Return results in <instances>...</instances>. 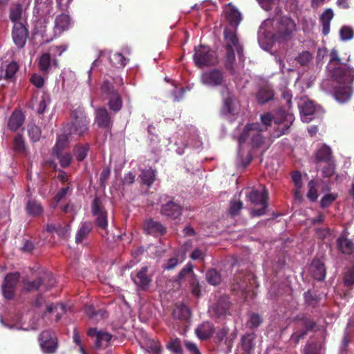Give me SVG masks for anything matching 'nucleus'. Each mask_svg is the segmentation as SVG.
Segmentation results:
<instances>
[{
	"mask_svg": "<svg viewBox=\"0 0 354 354\" xmlns=\"http://www.w3.org/2000/svg\"><path fill=\"white\" fill-rule=\"evenodd\" d=\"M329 57L327 69L337 84L334 86V96L338 102H346L350 100L353 91L354 68L342 62L335 48L330 50Z\"/></svg>",
	"mask_w": 354,
	"mask_h": 354,
	"instance_id": "f257e3e1",
	"label": "nucleus"
},
{
	"mask_svg": "<svg viewBox=\"0 0 354 354\" xmlns=\"http://www.w3.org/2000/svg\"><path fill=\"white\" fill-rule=\"evenodd\" d=\"M264 131L262 126L259 122L248 123L245 126V138H250V145L251 151L256 152L261 151V156L270 147V143L266 138L262 134Z\"/></svg>",
	"mask_w": 354,
	"mask_h": 354,
	"instance_id": "f03ea898",
	"label": "nucleus"
},
{
	"mask_svg": "<svg viewBox=\"0 0 354 354\" xmlns=\"http://www.w3.org/2000/svg\"><path fill=\"white\" fill-rule=\"evenodd\" d=\"M71 116L73 120L64 127V132L71 136H85L88 131L89 118L81 109L74 110L71 113Z\"/></svg>",
	"mask_w": 354,
	"mask_h": 354,
	"instance_id": "7ed1b4c3",
	"label": "nucleus"
},
{
	"mask_svg": "<svg viewBox=\"0 0 354 354\" xmlns=\"http://www.w3.org/2000/svg\"><path fill=\"white\" fill-rule=\"evenodd\" d=\"M246 196L254 206V208L250 210L252 217L261 216L266 214L268 207L269 193L265 187L261 190L252 189L249 194H247Z\"/></svg>",
	"mask_w": 354,
	"mask_h": 354,
	"instance_id": "20e7f679",
	"label": "nucleus"
},
{
	"mask_svg": "<svg viewBox=\"0 0 354 354\" xmlns=\"http://www.w3.org/2000/svg\"><path fill=\"white\" fill-rule=\"evenodd\" d=\"M295 320L300 323L301 328L295 329L290 336V340L295 344H298L301 339L306 337L308 332L315 330L317 322L313 317L305 313L297 315L295 317Z\"/></svg>",
	"mask_w": 354,
	"mask_h": 354,
	"instance_id": "39448f33",
	"label": "nucleus"
},
{
	"mask_svg": "<svg viewBox=\"0 0 354 354\" xmlns=\"http://www.w3.org/2000/svg\"><path fill=\"white\" fill-rule=\"evenodd\" d=\"M297 25L290 17H283L279 21L276 37L279 41H288L292 39Z\"/></svg>",
	"mask_w": 354,
	"mask_h": 354,
	"instance_id": "423d86ee",
	"label": "nucleus"
},
{
	"mask_svg": "<svg viewBox=\"0 0 354 354\" xmlns=\"http://www.w3.org/2000/svg\"><path fill=\"white\" fill-rule=\"evenodd\" d=\"M91 212L95 216V223L96 226L101 230L104 231L105 234H108V214L102 204V201L95 197L91 203Z\"/></svg>",
	"mask_w": 354,
	"mask_h": 354,
	"instance_id": "0eeeda50",
	"label": "nucleus"
},
{
	"mask_svg": "<svg viewBox=\"0 0 354 354\" xmlns=\"http://www.w3.org/2000/svg\"><path fill=\"white\" fill-rule=\"evenodd\" d=\"M194 61L198 68L213 65L215 62V53L209 47L200 45L195 47Z\"/></svg>",
	"mask_w": 354,
	"mask_h": 354,
	"instance_id": "6e6552de",
	"label": "nucleus"
},
{
	"mask_svg": "<svg viewBox=\"0 0 354 354\" xmlns=\"http://www.w3.org/2000/svg\"><path fill=\"white\" fill-rule=\"evenodd\" d=\"M29 37L27 23H15L12 28V39L18 48H22L26 44Z\"/></svg>",
	"mask_w": 354,
	"mask_h": 354,
	"instance_id": "1a4fd4ad",
	"label": "nucleus"
},
{
	"mask_svg": "<svg viewBox=\"0 0 354 354\" xmlns=\"http://www.w3.org/2000/svg\"><path fill=\"white\" fill-rule=\"evenodd\" d=\"M294 115L292 113L286 112L282 109H279L274 116V122L279 124H283V127H279L275 131V136L280 137L282 135L286 134L289 128L294 121Z\"/></svg>",
	"mask_w": 354,
	"mask_h": 354,
	"instance_id": "9d476101",
	"label": "nucleus"
},
{
	"mask_svg": "<svg viewBox=\"0 0 354 354\" xmlns=\"http://www.w3.org/2000/svg\"><path fill=\"white\" fill-rule=\"evenodd\" d=\"M40 346L44 353L51 354L57 348V338L53 332L49 330H44L39 335Z\"/></svg>",
	"mask_w": 354,
	"mask_h": 354,
	"instance_id": "9b49d317",
	"label": "nucleus"
},
{
	"mask_svg": "<svg viewBox=\"0 0 354 354\" xmlns=\"http://www.w3.org/2000/svg\"><path fill=\"white\" fill-rule=\"evenodd\" d=\"M19 277V272L9 273L5 277L2 284V292L6 299H12L14 298Z\"/></svg>",
	"mask_w": 354,
	"mask_h": 354,
	"instance_id": "f8f14e48",
	"label": "nucleus"
},
{
	"mask_svg": "<svg viewBox=\"0 0 354 354\" xmlns=\"http://www.w3.org/2000/svg\"><path fill=\"white\" fill-rule=\"evenodd\" d=\"M297 105L300 115L304 120H308V117L319 113L321 109L319 105L315 104L313 100L306 96L299 98Z\"/></svg>",
	"mask_w": 354,
	"mask_h": 354,
	"instance_id": "ddd939ff",
	"label": "nucleus"
},
{
	"mask_svg": "<svg viewBox=\"0 0 354 354\" xmlns=\"http://www.w3.org/2000/svg\"><path fill=\"white\" fill-rule=\"evenodd\" d=\"M147 272L148 267L144 266L137 272L136 275H133V273L131 274L133 283L140 290H146L152 281L151 277L149 276Z\"/></svg>",
	"mask_w": 354,
	"mask_h": 354,
	"instance_id": "4468645a",
	"label": "nucleus"
},
{
	"mask_svg": "<svg viewBox=\"0 0 354 354\" xmlns=\"http://www.w3.org/2000/svg\"><path fill=\"white\" fill-rule=\"evenodd\" d=\"M183 207L178 203L169 201L162 205L160 214L171 220L177 219L182 215Z\"/></svg>",
	"mask_w": 354,
	"mask_h": 354,
	"instance_id": "2eb2a0df",
	"label": "nucleus"
},
{
	"mask_svg": "<svg viewBox=\"0 0 354 354\" xmlns=\"http://www.w3.org/2000/svg\"><path fill=\"white\" fill-rule=\"evenodd\" d=\"M19 70V65L16 62L3 63L0 66V80L13 82L16 80V73Z\"/></svg>",
	"mask_w": 354,
	"mask_h": 354,
	"instance_id": "dca6fc26",
	"label": "nucleus"
},
{
	"mask_svg": "<svg viewBox=\"0 0 354 354\" xmlns=\"http://www.w3.org/2000/svg\"><path fill=\"white\" fill-rule=\"evenodd\" d=\"M143 230L147 234L153 236H160L166 234V227L159 221L153 218L146 219L143 224Z\"/></svg>",
	"mask_w": 354,
	"mask_h": 354,
	"instance_id": "f3484780",
	"label": "nucleus"
},
{
	"mask_svg": "<svg viewBox=\"0 0 354 354\" xmlns=\"http://www.w3.org/2000/svg\"><path fill=\"white\" fill-rule=\"evenodd\" d=\"M315 163L317 167H322L323 163L328 162L335 159L332 149L326 144H323L317 149L315 153Z\"/></svg>",
	"mask_w": 354,
	"mask_h": 354,
	"instance_id": "a211bd4d",
	"label": "nucleus"
},
{
	"mask_svg": "<svg viewBox=\"0 0 354 354\" xmlns=\"http://www.w3.org/2000/svg\"><path fill=\"white\" fill-rule=\"evenodd\" d=\"M95 123L102 129H110L113 125V119L105 107H100L95 110Z\"/></svg>",
	"mask_w": 354,
	"mask_h": 354,
	"instance_id": "6ab92c4d",
	"label": "nucleus"
},
{
	"mask_svg": "<svg viewBox=\"0 0 354 354\" xmlns=\"http://www.w3.org/2000/svg\"><path fill=\"white\" fill-rule=\"evenodd\" d=\"M26 8L19 2H13L10 4L9 8V19L13 23H26V19H24L25 15Z\"/></svg>",
	"mask_w": 354,
	"mask_h": 354,
	"instance_id": "aec40b11",
	"label": "nucleus"
},
{
	"mask_svg": "<svg viewBox=\"0 0 354 354\" xmlns=\"http://www.w3.org/2000/svg\"><path fill=\"white\" fill-rule=\"evenodd\" d=\"M236 28H226L224 30V39L225 47L235 48L239 56L241 55L242 48L239 45V39L236 33Z\"/></svg>",
	"mask_w": 354,
	"mask_h": 354,
	"instance_id": "412c9836",
	"label": "nucleus"
},
{
	"mask_svg": "<svg viewBox=\"0 0 354 354\" xmlns=\"http://www.w3.org/2000/svg\"><path fill=\"white\" fill-rule=\"evenodd\" d=\"M230 307V298L226 295H223L218 299L215 305L213 306L212 312L218 318L224 317L227 313H229Z\"/></svg>",
	"mask_w": 354,
	"mask_h": 354,
	"instance_id": "4be33fe9",
	"label": "nucleus"
},
{
	"mask_svg": "<svg viewBox=\"0 0 354 354\" xmlns=\"http://www.w3.org/2000/svg\"><path fill=\"white\" fill-rule=\"evenodd\" d=\"M203 84L210 86H218L223 82V77L222 73L218 69H213L204 73L201 77Z\"/></svg>",
	"mask_w": 354,
	"mask_h": 354,
	"instance_id": "5701e85b",
	"label": "nucleus"
},
{
	"mask_svg": "<svg viewBox=\"0 0 354 354\" xmlns=\"http://www.w3.org/2000/svg\"><path fill=\"white\" fill-rule=\"evenodd\" d=\"M57 66L58 61L56 59H52L48 53H43L39 58L38 67L44 74H48L53 66L57 68Z\"/></svg>",
	"mask_w": 354,
	"mask_h": 354,
	"instance_id": "b1692460",
	"label": "nucleus"
},
{
	"mask_svg": "<svg viewBox=\"0 0 354 354\" xmlns=\"http://www.w3.org/2000/svg\"><path fill=\"white\" fill-rule=\"evenodd\" d=\"M312 277L317 281H322L325 279L326 269L325 265L319 259H315L312 261L310 266Z\"/></svg>",
	"mask_w": 354,
	"mask_h": 354,
	"instance_id": "393cba45",
	"label": "nucleus"
},
{
	"mask_svg": "<svg viewBox=\"0 0 354 354\" xmlns=\"http://www.w3.org/2000/svg\"><path fill=\"white\" fill-rule=\"evenodd\" d=\"M190 316L191 311L189 308L183 304L176 305L172 312L173 318L179 320L180 322H187Z\"/></svg>",
	"mask_w": 354,
	"mask_h": 354,
	"instance_id": "a878e982",
	"label": "nucleus"
},
{
	"mask_svg": "<svg viewBox=\"0 0 354 354\" xmlns=\"http://www.w3.org/2000/svg\"><path fill=\"white\" fill-rule=\"evenodd\" d=\"M25 116L21 111H15L10 115L8 127L12 131H17L24 124Z\"/></svg>",
	"mask_w": 354,
	"mask_h": 354,
	"instance_id": "bb28decb",
	"label": "nucleus"
},
{
	"mask_svg": "<svg viewBox=\"0 0 354 354\" xmlns=\"http://www.w3.org/2000/svg\"><path fill=\"white\" fill-rule=\"evenodd\" d=\"M334 17V12L331 8H326L319 17V21L322 26V33L327 35L330 32V21Z\"/></svg>",
	"mask_w": 354,
	"mask_h": 354,
	"instance_id": "cd10ccee",
	"label": "nucleus"
},
{
	"mask_svg": "<svg viewBox=\"0 0 354 354\" xmlns=\"http://www.w3.org/2000/svg\"><path fill=\"white\" fill-rule=\"evenodd\" d=\"M338 250L343 254L351 255L354 253V243L353 241L343 236L337 239Z\"/></svg>",
	"mask_w": 354,
	"mask_h": 354,
	"instance_id": "c85d7f7f",
	"label": "nucleus"
},
{
	"mask_svg": "<svg viewBox=\"0 0 354 354\" xmlns=\"http://www.w3.org/2000/svg\"><path fill=\"white\" fill-rule=\"evenodd\" d=\"M274 91L268 86L261 87L257 93V101L260 104H264L274 99Z\"/></svg>",
	"mask_w": 354,
	"mask_h": 354,
	"instance_id": "c756f323",
	"label": "nucleus"
},
{
	"mask_svg": "<svg viewBox=\"0 0 354 354\" xmlns=\"http://www.w3.org/2000/svg\"><path fill=\"white\" fill-rule=\"evenodd\" d=\"M93 228V225L91 221L82 223L80 228L77 230L75 235V242L80 243L89 234Z\"/></svg>",
	"mask_w": 354,
	"mask_h": 354,
	"instance_id": "7c9ffc66",
	"label": "nucleus"
},
{
	"mask_svg": "<svg viewBox=\"0 0 354 354\" xmlns=\"http://www.w3.org/2000/svg\"><path fill=\"white\" fill-rule=\"evenodd\" d=\"M232 290L237 295H243V272H237L232 279Z\"/></svg>",
	"mask_w": 354,
	"mask_h": 354,
	"instance_id": "2f4dec72",
	"label": "nucleus"
},
{
	"mask_svg": "<svg viewBox=\"0 0 354 354\" xmlns=\"http://www.w3.org/2000/svg\"><path fill=\"white\" fill-rule=\"evenodd\" d=\"M71 134H66L64 132V128L62 129V134L59 136L57 140L56 144L53 147V153H60L67 147Z\"/></svg>",
	"mask_w": 354,
	"mask_h": 354,
	"instance_id": "473e14b6",
	"label": "nucleus"
},
{
	"mask_svg": "<svg viewBox=\"0 0 354 354\" xmlns=\"http://www.w3.org/2000/svg\"><path fill=\"white\" fill-rule=\"evenodd\" d=\"M89 149L90 145L88 143L77 144L73 148V156L77 161L82 162L86 158Z\"/></svg>",
	"mask_w": 354,
	"mask_h": 354,
	"instance_id": "72a5a7b5",
	"label": "nucleus"
},
{
	"mask_svg": "<svg viewBox=\"0 0 354 354\" xmlns=\"http://www.w3.org/2000/svg\"><path fill=\"white\" fill-rule=\"evenodd\" d=\"M55 23L56 30H59L60 33L68 30L71 26L70 17L65 14H62L57 16L55 19Z\"/></svg>",
	"mask_w": 354,
	"mask_h": 354,
	"instance_id": "f704fd0d",
	"label": "nucleus"
},
{
	"mask_svg": "<svg viewBox=\"0 0 354 354\" xmlns=\"http://www.w3.org/2000/svg\"><path fill=\"white\" fill-rule=\"evenodd\" d=\"M221 111L223 115L236 114L235 99L233 96L229 95L223 100V105Z\"/></svg>",
	"mask_w": 354,
	"mask_h": 354,
	"instance_id": "c9c22d12",
	"label": "nucleus"
},
{
	"mask_svg": "<svg viewBox=\"0 0 354 354\" xmlns=\"http://www.w3.org/2000/svg\"><path fill=\"white\" fill-rule=\"evenodd\" d=\"M108 98V106L115 113L120 111L122 107V99L118 92L109 96Z\"/></svg>",
	"mask_w": 354,
	"mask_h": 354,
	"instance_id": "e433bc0d",
	"label": "nucleus"
},
{
	"mask_svg": "<svg viewBox=\"0 0 354 354\" xmlns=\"http://www.w3.org/2000/svg\"><path fill=\"white\" fill-rule=\"evenodd\" d=\"M304 302L306 306L315 308L319 306L320 297L311 290H308L304 293Z\"/></svg>",
	"mask_w": 354,
	"mask_h": 354,
	"instance_id": "4c0bfd02",
	"label": "nucleus"
},
{
	"mask_svg": "<svg viewBox=\"0 0 354 354\" xmlns=\"http://www.w3.org/2000/svg\"><path fill=\"white\" fill-rule=\"evenodd\" d=\"M27 213L32 216H37L43 212V207L40 203L35 200H29L26 204Z\"/></svg>",
	"mask_w": 354,
	"mask_h": 354,
	"instance_id": "58836bf2",
	"label": "nucleus"
},
{
	"mask_svg": "<svg viewBox=\"0 0 354 354\" xmlns=\"http://www.w3.org/2000/svg\"><path fill=\"white\" fill-rule=\"evenodd\" d=\"M188 283L192 294L194 297H199L201 295L202 286L196 274H192V276H189L188 278Z\"/></svg>",
	"mask_w": 354,
	"mask_h": 354,
	"instance_id": "ea45409f",
	"label": "nucleus"
},
{
	"mask_svg": "<svg viewBox=\"0 0 354 354\" xmlns=\"http://www.w3.org/2000/svg\"><path fill=\"white\" fill-rule=\"evenodd\" d=\"M195 333L200 339L206 340L212 337L214 330L210 326L202 324L196 328Z\"/></svg>",
	"mask_w": 354,
	"mask_h": 354,
	"instance_id": "a19ab883",
	"label": "nucleus"
},
{
	"mask_svg": "<svg viewBox=\"0 0 354 354\" xmlns=\"http://www.w3.org/2000/svg\"><path fill=\"white\" fill-rule=\"evenodd\" d=\"M205 279L208 283L214 286L219 285L222 281L221 274L214 268H210L207 270Z\"/></svg>",
	"mask_w": 354,
	"mask_h": 354,
	"instance_id": "79ce46f5",
	"label": "nucleus"
},
{
	"mask_svg": "<svg viewBox=\"0 0 354 354\" xmlns=\"http://www.w3.org/2000/svg\"><path fill=\"white\" fill-rule=\"evenodd\" d=\"M155 176L156 171L151 168L142 170L140 174L142 183L147 187H150L154 183Z\"/></svg>",
	"mask_w": 354,
	"mask_h": 354,
	"instance_id": "37998d69",
	"label": "nucleus"
},
{
	"mask_svg": "<svg viewBox=\"0 0 354 354\" xmlns=\"http://www.w3.org/2000/svg\"><path fill=\"white\" fill-rule=\"evenodd\" d=\"M226 16L228 21H230L231 26H234L233 28H236L241 19V14L239 12V11L232 7H230L228 10L226 11Z\"/></svg>",
	"mask_w": 354,
	"mask_h": 354,
	"instance_id": "c03bdc74",
	"label": "nucleus"
},
{
	"mask_svg": "<svg viewBox=\"0 0 354 354\" xmlns=\"http://www.w3.org/2000/svg\"><path fill=\"white\" fill-rule=\"evenodd\" d=\"M322 176L324 178H330L333 176L335 173L336 164L335 160L329 161L328 162L323 163L322 167Z\"/></svg>",
	"mask_w": 354,
	"mask_h": 354,
	"instance_id": "a18cd8bd",
	"label": "nucleus"
},
{
	"mask_svg": "<svg viewBox=\"0 0 354 354\" xmlns=\"http://www.w3.org/2000/svg\"><path fill=\"white\" fill-rule=\"evenodd\" d=\"M313 57V55L309 51L304 50L298 54L295 60L301 66H308Z\"/></svg>",
	"mask_w": 354,
	"mask_h": 354,
	"instance_id": "49530a36",
	"label": "nucleus"
},
{
	"mask_svg": "<svg viewBox=\"0 0 354 354\" xmlns=\"http://www.w3.org/2000/svg\"><path fill=\"white\" fill-rule=\"evenodd\" d=\"M13 149L16 153H24L26 151V145L23 136L17 134L13 140Z\"/></svg>",
	"mask_w": 354,
	"mask_h": 354,
	"instance_id": "de8ad7c7",
	"label": "nucleus"
},
{
	"mask_svg": "<svg viewBox=\"0 0 354 354\" xmlns=\"http://www.w3.org/2000/svg\"><path fill=\"white\" fill-rule=\"evenodd\" d=\"M41 286L42 279H40V277L34 281H24V289L26 292L37 290Z\"/></svg>",
	"mask_w": 354,
	"mask_h": 354,
	"instance_id": "09e8293b",
	"label": "nucleus"
},
{
	"mask_svg": "<svg viewBox=\"0 0 354 354\" xmlns=\"http://www.w3.org/2000/svg\"><path fill=\"white\" fill-rule=\"evenodd\" d=\"M193 269L194 266L191 263H187L178 274L176 281L180 283L185 277H189V276H192V274H196Z\"/></svg>",
	"mask_w": 354,
	"mask_h": 354,
	"instance_id": "8fccbe9b",
	"label": "nucleus"
},
{
	"mask_svg": "<svg viewBox=\"0 0 354 354\" xmlns=\"http://www.w3.org/2000/svg\"><path fill=\"white\" fill-rule=\"evenodd\" d=\"M317 186V183L315 180H311L308 183V192L307 193V198L312 202L316 201L318 198Z\"/></svg>",
	"mask_w": 354,
	"mask_h": 354,
	"instance_id": "3c124183",
	"label": "nucleus"
},
{
	"mask_svg": "<svg viewBox=\"0 0 354 354\" xmlns=\"http://www.w3.org/2000/svg\"><path fill=\"white\" fill-rule=\"evenodd\" d=\"M28 133L30 138L32 140V142H35L40 140L41 131L38 126L34 124H28Z\"/></svg>",
	"mask_w": 354,
	"mask_h": 354,
	"instance_id": "603ef678",
	"label": "nucleus"
},
{
	"mask_svg": "<svg viewBox=\"0 0 354 354\" xmlns=\"http://www.w3.org/2000/svg\"><path fill=\"white\" fill-rule=\"evenodd\" d=\"M112 335L106 332H102L100 330V333L97 335V338L95 341V346L99 348L104 344L107 346L109 341L111 339Z\"/></svg>",
	"mask_w": 354,
	"mask_h": 354,
	"instance_id": "864d4df0",
	"label": "nucleus"
},
{
	"mask_svg": "<svg viewBox=\"0 0 354 354\" xmlns=\"http://www.w3.org/2000/svg\"><path fill=\"white\" fill-rule=\"evenodd\" d=\"M254 338L255 335L254 333L248 334L247 336L245 335V354H252L255 348Z\"/></svg>",
	"mask_w": 354,
	"mask_h": 354,
	"instance_id": "5fc2aeb1",
	"label": "nucleus"
},
{
	"mask_svg": "<svg viewBox=\"0 0 354 354\" xmlns=\"http://www.w3.org/2000/svg\"><path fill=\"white\" fill-rule=\"evenodd\" d=\"M101 92L103 95L106 97L115 94L118 91L115 89L113 85L106 80H104L100 87Z\"/></svg>",
	"mask_w": 354,
	"mask_h": 354,
	"instance_id": "6e6d98bb",
	"label": "nucleus"
},
{
	"mask_svg": "<svg viewBox=\"0 0 354 354\" xmlns=\"http://www.w3.org/2000/svg\"><path fill=\"white\" fill-rule=\"evenodd\" d=\"M235 48H227L226 50V55H225V68L228 70H232L233 68V64L235 62Z\"/></svg>",
	"mask_w": 354,
	"mask_h": 354,
	"instance_id": "4d7b16f0",
	"label": "nucleus"
},
{
	"mask_svg": "<svg viewBox=\"0 0 354 354\" xmlns=\"http://www.w3.org/2000/svg\"><path fill=\"white\" fill-rule=\"evenodd\" d=\"M55 157H56L57 159L59 160L60 165L64 167H68L72 161V156L70 153H57L53 155Z\"/></svg>",
	"mask_w": 354,
	"mask_h": 354,
	"instance_id": "13d9d810",
	"label": "nucleus"
},
{
	"mask_svg": "<svg viewBox=\"0 0 354 354\" xmlns=\"http://www.w3.org/2000/svg\"><path fill=\"white\" fill-rule=\"evenodd\" d=\"M167 348L174 353L180 354L183 350L181 348L180 340L178 338H171L167 344Z\"/></svg>",
	"mask_w": 354,
	"mask_h": 354,
	"instance_id": "bf43d9fd",
	"label": "nucleus"
},
{
	"mask_svg": "<svg viewBox=\"0 0 354 354\" xmlns=\"http://www.w3.org/2000/svg\"><path fill=\"white\" fill-rule=\"evenodd\" d=\"M40 279H42V286L46 288V289H49L53 287L56 283V280L53 276V274L50 272L44 273Z\"/></svg>",
	"mask_w": 354,
	"mask_h": 354,
	"instance_id": "052dcab7",
	"label": "nucleus"
},
{
	"mask_svg": "<svg viewBox=\"0 0 354 354\" xmlns=\"http://www.w3.org/2000/svg\"><path fill=\"white\" fill-rule=\"evenodd\" d=\"M262 322L263 318L259 314L252 313L250 317L247 325L251 329H255L257 328Z\"/></svg>",
	"mask_w": 354,
	"mask_h": 354,
	"instance_id": "680f3d73",
	"label": "nucleus"
},
{
	"mask_svg": "<svg viewBox=\"0 0 354 354\" xmlns=\"http://www.w3.org/2000/svg\"><path fill=\"white\" fill-rule=\"evenodd\" d=\"M344 286L352 288L354 285V268H351L344 274Z\"/></svg>",
	"mask_w": 354,
	"mask_h": 354,
	"instance_id": "e2e57ef3",
	"label": "nucleus"
},
{
	"mask_svg": "<svg viewBox=\"0 0 354 354\" xmlns=\"http://www.w3.org/2000/svg\"><path fill=\"white\" fill-rule=\"evenodd\" d=\"M339 35L342 40H349L354 37V31L351 27L344 26L340 29Z\"/></svg>",
	"mask_w": 354,
	"mask_h": 354,
	"instance_id": "0e129e2a",
	"label": "nucleus"
},
{
	"mask_svg": "<svg viewBox=\"0 0 354 354\" xmlns=\"http://www.w3.org/2000/svg\"><path fill=\"white\" fill-rule=\"evenodd\" d=\"M260 119L262 124L261 125L263 131H266L268 127L271 126L272 120L274 121V117L270 113L262 114Z\"/></svg>",
	"mask_w": 354,
	"mask_h": 354,
	"instance_id": "69168bd1",
	"label": "nucleus"
},
{
	"mask_svg": "<svg viewBox=\"0 0 354 354\" xmlns=\"http://www.w3.org/2000/svg\"><path fill=\"white\" fill-rule=\"evenodd\" d=\"M337 198V196L333 194H325L321 201H320V205L322 208H326L329 207L333 201H335Z\"/></svg>",
	"mask_w": 354,
	"mask_h": 354,
	"instance_id": "338daca9",
	"label": "nucleus"
},
{
	"mask_svg": "<svg viewBox=\"0 0 354 354\" xmlns=\"http://www.w3.org/2000/svg\"><path fill=\"white\" fill-rule=\"evenodd\" d=\"M304 354H319L317 344L315 342L307 343L304 348Z\"/></svg>",
	"mask_w": 354,
	"mask_h": 354,
	"instance_id": "774afa93",
	"label": "nucleus"
}]
</instances>
